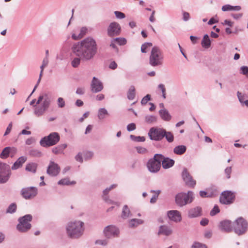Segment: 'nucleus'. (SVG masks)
<instances>
[{"label":"nucleus","instance_id":"obj_33","mask_svg":"<svg viewBox=\"0 0 248 248\" xmlns=\"http://www.w3.org/2000/svg\"><path fill=\"white\" fill-rule=\"evenodd\" d=\"M131 215V212L126 205H125L123 208L122 213V217L124 219L128 218Z\"/></svg>","mask_w":248,"mask_h":248},{"label":"nucleus","instance_id":"obj_32","mask_svg":"<svg viewBox=\"0 0 248 248\" xmlns=\"http://www.w3.org/2000/svg\"><path fill=\"white\" fill-rule=\"evenodd\" d=\"M223 11H238L241 9V7L240 6H232L229 4H226L222 7L221 8Z\"/></svg>","mask_w":248,"mask_h":248},{"label":"nucleus","instance_id":"obj_52","mask_svg":"<svg viewBox=\"0 0 248 248\" xmlns=\"http://www.w3.org/2000/svg\"><path fill=\"white\" fill-rule=\"evenodd\" d=\"M232 167H228L225 169L224 172L226 175V178L227 179H230L231 178V174L232 173Z\"/></svg>","mask_w":248,"mask_h":248},{"label":"nucleus","instance_id":"obj_18","mask_svg":"<svg viewBox=\"0 0 248 248\" xmlns=\"http://www.w3.org/2000/svg\"><path fill=\"white\" fill-rule=\"evenodd\" d=\"M182 177L186 184L193 187L196 185V181L193 179L186 169H184L182 172Z\"/></svg>","mask_w":248,"mask_h":248},{"label":"nucleus","instance_id":"obj_64","mask_svg":"<svg viewBox=\"0 0 248 248\" xmlns=\"http://www.w3.org/2000/svg\"><path fill=\"white\" fill-rule=\"evenodd\" d=\"M117 67V64L114 61L111 62L109 65V68L112 70H114V69H116Z\"/></svg>","mask_w":248,"mask_h":248},{"label":"nucleus","instance_id":"obj_8","mask_svg":"<svg viewBox=\"0 0 248 248\" xmlns=\"http://www.w3.org/2000/svg\"><path fill=\"white\" fill-rule=\"evenodd\" d=\"M32 219V216L30 214L26 215L18 218V224L16 228L20 232H26L31 228V224L30 223Z\"/></svg>","mask_w":248,"mask_h":248},{"label":"nucleus","instance_id":"obj_60","mask_svg":"<svg viewBox=\"0 0 248 248\" xmlns=\"http://www.w3.org/2000/svg\"><path fill=\"white\" fill-rule=\"evenodd\" d=\"M85 93V88L82 87H79L78 88L76 91V93L79 94V95H82Z\"/></svg>","mask_w":248,"mask_h":248},{"label":"nucleus","instance_id":"obj_30","mask_svg":"<svg viewBox=\"0 0 248 248\" xmlns=\"http://www.w3.org/2000/svg\"><path fill=\"white\" fill-rule=\"evenodd\" d=\"M186 150V146L183 145H181L176 146L173 149V152L176 155H181L184 154Z\"/></svg>","mask_w":248,"mask_h":248},{"label":"nucleus","instance_id":"obj_46","mask_svg":"<svg viewBox=\"0 0 248 248\" xmlns=\"http://www.w3.org/2000/svg\"><path fill=\"white\" fill-rule=\"evenodd\" d=\"M153 45L152 43H145L142 44L141 46V51L142 53H146L147 52L146 49L148 47L152 46Z\"/></svg>","mask_w":248,"mask_h":248},{"label":"nucleus","instance_id":"obj_29","mask_svg":"<svg viewBox=\"0 0 248 248\" xmlns=\"http://www.w3.org/2000/svg\"><path fill=\"white\" fill-rule=\"evenodd\" d=\"M143 220L140 219H131L129 221V227L130 228L137 227L139 225L143 224Z\"/></svg>","mask_w":248,"mask_h":248},{"label":"nucleus","instance_id":"obj_1","mask_svg":"<svg viewBox=\"0 0 248 248\" xmlns=\"http://www.w3.org/2000/svg\"><path fill=\"white\" fill-rule=\"evenodd\" d=\"M71 49L73 53L78 57L71 62L72 66L76 68L80 64L81 60L89 61L94 57L97 52V45L93 38L88 37L75 43Z\"/></svg>","mask_w":248,"mask_h":248},{"label":"nucleus","instance_id":"obj_61","mask_svg":"<svg viewBox=\"0 0 248 248\" xmlns=\"http://www.w3.org/2000/svg\"><path fill=\"white\" fill-rule=\"evenodd\" d=\"M12 128V123L11 122L8 125V126L6 128V131L4 134V136H6V135H8V134H9L11 131Z\"/></svg>","mask_w":248,"mask_h":248},{"label":"nucleus","instance_id":"obj_3","mask_svg":"<svg viewBox=\"0 0 248 248\" xmlns=\"http://www.w3.org/2000/svg\"><path fill=\"white\" fill-rule=\"evenodd\" d=\"M66 230L69 238H79L83 234L85 230L84 223L81 221L70 222L68 223Z\"/></svg>","mask_w":248,"mask_h":248},{"label":"nucleus","instance_id":"obj_6","mask_svg":"<svg viewBox=\"0 0 248 248\" xmlns=\"http://www.w3.org/2000/svg\"><path fill=\"white\" fill-rule=\"evenodd\" d=\"M164 156L161 154H156L153 158L149 160L147 166L148 170L152 173L158 172L161 168V159Z\"/></svg>","mask_w":248,"mask_h":248},{"label":"nucleus","instance_id":"obj_56","mask_svg":"<svg viewBox=\"0 0 248 248\" xmlns=\"http://www.w3.org/2000/svg\"><path fill=\"white\" fill-rule=\"evenodd\" d=\"M151 99V95L150 94H147L144 96L141 101L142 105H144L147 104L148 101Z\"/></svg>","mask_w":248,"mask_h":248},{"label":"nucleus","instance_id":"obj_34","mask_svg":"<svg viewBox=\"0 0 248 248\" xmlns=\"http://www.w3.org/2000/svg\"><path fill=\"white\" fill-rule=\"evenodd\" d=\"M135 96V89L134 86H131L127 92V98L129 100H133Z\"/></svg>","mask_w":248,"mask_h":248},{"label":"nucleus","instance_id":"obj_45","mask_svg":"<svg viewBox=\"0 0 248 248\" xmlns=\"http://www.w3.org/2000/svg\"><path fill=\"white\" fill-rule=\"evenodd\" d=\"M16 205L15 203L11 204L8 207L6 212L9 213H13L16 212Z\"/></svg>","mask_w":248,"mask_h":248},{"label":"nucleus","instance_id":"obj_38","mask_svg":"<svg viewBox=\"0 0 248 248\" xmlns=\"http://www.w3.org/2000/svg\"><path fill=\"white\" fill-rule=\"evenodd\" d=\"M164 137L169 142H172L174 140V136L172 133L170 132H167L165 130L164 134Z\"/></svg>","mask_w":248,"mask_h":248},{"label":"nucleus","instance_id":"obj_12","mask_svg":"<svg viewBox=\"0 0 248 248\" xmlns=\"http://www.w3.org/2000/svg\"><path fill=\"white\" fill-rule=\"evenodd\" d=\"M37 193L38 189L34 186L23 188L20 191L22 196L26 200L34 198L37 195Z\"/></svg>","mask_w":248,"mask_h":248},{"label":"nucleus","instance_id":"obj_35","mask_svg":"<svg viewBox=\"0 0 248 248\" xmlns=\"http://www.w3.org/2000/svg\"><path fill=\"white\" fill-rule=\"evenodd\" d=\"M37 164L35 163L28 164L26 166V170L35 173L36 171Z\"/></svg>","mask_w":248,"mask_h":248},{"label":"nucleus","instance_id":"obj_5","mask_svg":"<svg viewBox=\"0 0 248 248\" xmlns=\"http://www.w3.org/2000/svg\"><path fill=\"white\" fill-rule=\"evenodd\" d=\"M194 199V194L191 191L186 193H180L175 196V202L177 205L183 207L187 204L191 203Z\"/></svg>","mask_w":248,"mask_h":248},{"label":"nucleus","instance_id":"obj_42","mask_svg":"<svg viewBox=\"0 0 248 248\" xmlns=\"http://www.w3.org/2000/svg\"><path fill=\"white\" fill-rule=\"evenodd\" d=\"M156 120V117L154 115H147L145 117V122L148 124L155 123Z\"/></svg>","mask_w":248,"mask_h":248},{"label":"nucleus","instance_id":"obj_39","mask_svg":"<svg viewBox=\"0 0 248 248\" xmlns=\"http://www.w3.org/2000/svg\"><path fill=\"white\" fill-rule=\"evenodd\" d=\"M151 192L152 193H155L156 194L152 197V198L150 200V202L151 203H154L156 202V200L158 198V195L160 193V190H151Z\"/></svg>","mask_w":248,"mask_h":248},{"label":"nucleus","instance_id":"obj_24","mask_svg":"<svg viewBox=\"0 0 248 248\" xmlns=\"http://www.w3.org/2000/svg\"><path fill=\"white\" fill-rule=\"evenodd\" d=\"M16 151V149L14 147H5L2 151L0 155L1 158L4 159L8 157L11 153H15Z\"/></svg>","mask_w":248,"mask_h":248},{"label":"nucleus","instance_id":"obj_50","mask_svg":"<svg viewBox=\"0 0 248 248\" xmlns=\"http://www.w3.org/2000/svg\"><path fill=\"white\" fill-rule=\"evenodd\" d=\"M95 244L96 245H99L105 246L108 245V240L107 239L97 240L95 242Z\"/></svg>","mask_w":248,"mask_h":248},{"label":"nucleus","instance_id":"obj_31","mask_svg":"<svg viewBox=\"0 0 248 248\" xmlns=\"http://www.w3.org/2000/svg\"><path fill=\"white\" fill-rule=\"evenodd\" d=\"M202 46L205 48H208L211 46V40L207 34L204 35L201 43Z\"/></svg>","mask_w":248,"mask_h":248},{"label":"nucleus","instance_id":"obj_63","mask_svg":"<svg viewBox=\"0 0 248 248\" xmlns=\"http://www.w3.org/2000/svg\"><path fill=\"white\" fill-rule=\"evenodd\" d=\"M190 17L189 14L186 12H184L183 14V19L184 21H186L189 20Z\"/></svg>","mask_w":248,"mask_h":248},{"label":"nucleus","instance_id":"obj_49","mask_svg":"<svg viewBox=\"0 0 248 248\" xmlns=\"http://www.w3.org/2000/svg\"><path fill=\"white\" fill-rule=\"evenodd\" d=\"M117 186V184L111 185L109 187L106 188L103 190V195H108L109 192L112 189L116 188Z\"/></svg>","mask_w":248,"mask_h":248},{"label":"nucleus","instance_id":"obj_4","mask_svg":"<svg viewBox=\"0 0 248 248\" xmlns=\"http://www.w3.org/2000/svg\"><path fill=\"white\" fill-rule=\"evenodd\" d=\"M164 56L161 50L156 46H154L149 57V64L154 67L161 66L163 63Z\"/></svg>","mask_w":248,"mask_h":248},{"label":"nucleus","instance_id":"obj_7","mask_svg":"<svg viewBox=\"0 0 248 248\" xmlns=\"http://www.w3.org/2000/svg\"><path fill=\"white\" fill-rule=\"evenodd\" d=\"M60 139V136L58 133L52 132L47 136L43 138L40 141V144L44 147H50L56 144Z\"/></svg>","mask_w":248,"mask_h":248},{"label":"nucleus","instance_id":"obj_11","mask_svg":"<svg viewBox=\"0 0 248 248\" xmlns=\"http://www.w3.org/2000/svg\"><path fill=\"white\" fill-rule=\"evenodd\" d=\"M10 170L8 165L0 162V184L5 183L9 179Z\"/></svg>","mask_w":248,"mask_h":248},{"label":"nucleus","instance_id":"obj_15","mask_svg":"<svg viewBox=\"0 0 248 248\" xmlns=\"http://www.w3.org/2000/svg\"><path fill=\"white\" fill-rule=\"evenodd\" d=\"M234 198V194L231 191H224L220 197V202L224 204H230L233 202Z\"/></svg>","mask_w":248,"mask_h":248},{"label":"nucleus","instance_id":"obj_59","mask_svg":"<svg viewBox=\"0 0 248 248\" xmlns=\"http://www.w3.org/2000/svg\"><path fill=\"white\" fill-rule=\"evenodd\" d=\"M136 125L134 123H131L128 124L127 126V130L128 131L134 130L136 129Z\"/></svg>","mask_w":248,"mask_h":248},{"label":"nucleus","instance_id":"obj_37","mask_svg":"<svg viewBox=\"0 0 248 248\" xmlns=\"http://www.w3.org/2000/svg\"><path fill=\"white\" fill-rule=\"evenodd\" d=\"M75 184V181L70 182L68 178L62 179L58 182V184L59 185H70Z\"/></svg>","mask_w":248,"mask_h":248},{"label":"nucleus","instance_id":"obj_19","mask_svg":"<svg viewBox=\"0 0 248 248\" xmlns=\"http://www.w3.org/2000/svg\"><path fill=\"white\" fill-rule=\"evenodd\" d=\"M169 218L175 222H179L182 220L180 212L177 210H170L167 212Z\"/></svg>","mask_w":248,"mask_h":248},{"label":"nucleus","instance_id":"obj_27","mask_svg":"<svg viewBox=\"0 0 248 248\" xmlns=\"http://www.w3.org/2000/svg\"><path fill=\"white\" fill-rule=\"evenodd\" d=\"M88 29L86 27H83L80 29V33L78 35L75 33L72 34V38L74 40H78L82 38L87 32Z\"/></svg>","mask_w":248,"mask_h":248},{"label":"nucleus","instance_id":"obj_51","mask_svg":"<svg viewBox=\"0 0 248 248\" xmlns=\"http://www.w3.org/2000/svg\"><path fill=\"white\" fill-rule=\"evenodd\" d=\"M220 211L217 205H215L212 210L211 211L210 213V215L211 216H214L216 215L217 213H219Z\"/></svg>","mask_w":248,"mask_h":248},{"label":"nucleus","instance_id":"obj_26","mask_svg":"<svg viewBox=\"0 0 248 248\" xmlns=\"http://www.w3.org/2000/svg\"><path fill=\"white\" fill-rule=\"evenodd\" d=\"M109 116V114L105 108H100L98 110L97 117L99 120H103Z\"/></svg>","mask_w":248,"mask_h":248},{"label":"nucleus","instance_id":"obj_25","mask_svg":"<svg viewBox=\"0 0 248 248\" xmlns=\"http://www.w3.org/2000/svg\"><path fill=\"white\" fill-rule=\"evenodd\" d=\"M161 162L162 164V167L164 169H167L172 167L174 164V161L170 159L168 157H165L164 156L163 159H161Z\"/></svg>","mask_w":248,"mask_h":248},{"label":"nucleus","instance_id":"obj_44","mask_svg":"<svg viewBox=\"0 0 248 248\" xmlns=\"http://www.w3.org/2000/svg\"><path fill=\"white\" fill-rule=\"evenodd\" d=\"M58 106L60 108H63L65 106V102L62 97H59L57 100Z\"/></svg>","mask_w":248,"mask_h":248},{"label":"nucleus","instance_id":"obj_41","mask_svg":"<svg viewBox=\"0 0 248 248\" xmlns=\"http://www.w3.org/2000/svg\"><path fill=\"white\" fill-rule=\"evenodd\" d=\"M130 139L136 142H143L145 140L144 137L136 136L135 135H131L130 136Z\"/></svg>","mask_w":248,"mask_h":248},{"label":"nucleus","instance_id":"obj_28","mask_svg":"<svg viewBox=\"0 0 248 248\" xmlns=\"http://www.w3.org/2000/svg\"><path fill=\"white\" fill-rule=\"evenodd\" d=\"M159 114L161 119L164 121H169L171 118L169 111L165 108L160 109L159 111Z\"/></svg>","mask_w":248,"mask_h":248},{"label":"nucleus","instance_id":"obj_22","mask_svg":"<svg viewBox=\"0 0 248 248\" xmlns=\"http://www.w3.org/2000/svg\"><path fill=\"white\" fill-rule=\"evenodd\" d=\"M219 228L226 232H230L232 230V223L228 220L221 221L219 224Z\"/></svg>","mask_w":248,"mask_h":248},{"label":"nucleus","instance_id":"obj_54","mask_svg":"<svg viewBox=\"0 0 248 248\" xmlns=\"http://www.w3.org/2000/svg\"><path fill=\"white\" fill-rule=\"evenodd\" d=\"M241 73L248 77V67L246 66H241L240 68Z\"/></svg>","mask_w":248,"mask_h":248},{"label":"nucleus","instance_id":"obj_10","mask_svg":"<svg viewBox=\"0 0 248 248\" xmlns=\"http://www.w3.org/2000/svg\"><path fill=\"white\" fill-rule=\"evenodd\" d=\"M165 133V130L163 128L152 127L148 134L151 140L160 141L164 138Z\"/></svg>","mask_w":248,"mask_h":248},{"label":"nucleus","instance_id":"obj_62","mask_svg":"<svg viewBox=\"0 0 248 248\" xmlns=\"http://www.w3.org/2000/svg\"><path fill=\"white\" fill-rule=\"evenodd\" d=\"M35 142V140L33 137H31L29 139H28L26 141L25 143L27 145H31L32 143H33Z\"/></svg>","mask_w":248,"mask_h":248},{"label":"nucleus","instance_id":"obj_16","mask_svg":"<svg viewBox=\"0 0 248 248\" xmlns=\"http://www.w3.org/2000/svg\"><path fill=\"white\" fill-rule=\"evenodd\" d=\"M61 170V168L58 164L50 161L46 170V173L50 176L54 177L57 176Z\"/></svg>","mask_w":248,"mask_h":248},{"label":"nucleus","instance_id":"obj_20","mask_svg":"<svg viewBox=\"0 0 248 248\" xmlns=\"http://www.w3.org/2000/svg\"><path fill=\"white\" fill-rule=\"evenodd\" d=\"M202 215V208L200 206H197L189 209L188 211V217L195 218Z\"/></svg>","mask_w":248,"mask_h":248},{"label":"nucleus","instance_id":"obj_48","mask_svg":"<svg viewBox=\"0 0 248 248\" xmlns=\"http://www.w3.org/2000/svg\"><path fill=\"white\" fill-rule=\"evenodd\" d=\"M113 41H116V43L119 45H124L126 43V40L124 38H116L113 39Z\"/></svg>","mask_w":248,"mask_h":248},{"label":"nucleus","instance_id":"obj_9","mask_svg":"<svg viewBox=\"0 0 248 248\" xmlns=\"http://www.w3.org/2000/svg\"><path fill=\"white\" fill-rule=\"evenodd\" d=\"M248 226L247 221L243 217H240L233 223V230L235 233L241 235L247 232Z\"/></svg>","mask_w":248,"mask_h":248},{"label":"nucleus","instance_id":"obj_43","mask_svg":"<svg viewBox=\"0 0 248 248\" xmlns=\"http://www.w3.org/2000/svg\"><path fill=\"white\" fill-rule=\"evenodd\" d=\"M43 71H42V70H41V71H40V74H39V78L37 80V83H36V84L35 85V86H34V89L33 90V91H32L31 93V94L29 95V96L28 97V99H29V98L31 95V94L34 93V92L35 91V90H36V89L37 88L38 85L39 84L40 81H41V78H42V76H43Z\"/></svg>","mask_w":248,"mask_h":248},{"label":"nucleus","instance_id":"obj_17","mask_svg":"<svg viewBox=\"0 0 248 248\" xmlns=\"http://www.w3.org/2000/svg\"><path fill=\"white\" fill-rule=\"evenodd\" d=\"M91 91L93 93H98L103 89L102 83L97 78L94 77L91 84Z\"/></svg>","mask_w":248,"mask_h":248},{"label":"nucleus","instance_id":"obj_47","mask_svg":"<svg viewBox=\"0 0 248 248\" xmlns=\"http://www.w3.org/2000/svg\"><path fill=\"white\" fill-rule=\"evenodd\" d=\"M93 155V153L91 151H87L84 153L83 156L85 160L91 159Z\"/></svg>","mask_w":248,"mask_h":248},{"label":"nucleus","instance_id":"obj_36","mask_svg":"<svg viewBox=\"0 0 248 248\" xmlns=\"http://www.w3.org/2000/svg\"><path fill=\"white\" fill-rule=\"evenodd\" d=\"M67 147L66 144H63L57 146L52 149V152L55 154H60L62 152L63 150Z\"/></svg>","mask_w":248,"mask_h":248},{"label":"nucleus","instance_id":"obj_55","mask_svg":"<svg viewBox=\"0 0 248 248\" xmlns=\"http://www.w3.org/2000/svg\"><path fill=\"white\" fill-rule=\"evenodd\" d=\"M114 14L116 17L119 19H123L125 17L124 14L121 12L115 11Z\"/></svg>","mask_w":248,"mask_h":248},{"label":"nucleus","instance_id":"obj_57","mask_svg":"<svg viewBox=\"0 0 248 248\" xmlns=\"http://www.w3.org/2000/svg\"><path fill=\"white\" fill-rule=\"evenodd\" d=\"M48 63V60L47 58H44L42 62V64L40 66V69L42 71H44V68L47 65Z\"/></svg>","mask_w":248,"mask_h":248},{"label":"nucleus","instance_id":"obj_53","mask_svg":"<svg viewBox=\"0 0 248 248\" xmlns=\"http://www.w3.org/2000/svg\"><path fill=\"white\" fill-rule=\"evenodd\" d=\"M192 248H207L205 245L199 243L195 242L192 246Z\"/></svg>","mask_w":248,"mask_h":248},{"label":"nucleus","instance_id":"obj_23","mask_svg":"<svg viewBox=\"0 0 248 248\" xmlns=\"http://www.w3.org/2000/svg\"><path fill=\"white\" fill-rule=\"evenodd\" d=\"M27 158L26 156H22L18 158V159L14 163L11 169L13 170H16L22 166L23 164L26 162Z\"/></svg>","mask_w":248,"mask_h":248},{"label":"nucleus","instance_id":"obj_58","mask_svg":"<svg viewBox=\"0 0 248 248\" xmlns=\"http://www.w3.org/2000/svg\"><path fill=\"white\" fill-rule=\"evenodd\" d=\"M136 150L138 153L140 154H145L147 153V150L145 148L142 147H137L136 148Z\"/></svg>","mask_w":248,"mask_h":248},{"label":"nucleus","instance_id":"obj_40","mask_svg":"<svg viewBox=\"0 0 248 248\" xmlns=\"http://www.w3.org/2000/svg\"><path fill=\"white\" fill-rule=\"evenodd\" d=\"M29 155L33 157H40L42 153L37 149H31L29 151Z\"/></svg>","mask_w":248,"mask_h":248},{"label":"nucleus","instance_id":"obj_13","mask_svg":"<svg viewBox=\"0 0 248 248\" xmlns=\"http://www.w3.org/2000/svg\"><path fill=\"white\" fill-rule=\"evenodd\" d=\"M105 236L110 239L119 236L120 231L118 228L113 225H109L106 227L103 231Z\"/></svg>","mask_w":248,"mask_h":248},{"label":"nucleus","instance_id":"obj_14","mask_svg":"<svg viewBox=\"0 0 248 248\" xmlns=\"http://www.w3.org/2000/svg\"><path fill=\"white\" fill-rule=\"evenodd\" d=\"M121 28L119 23L113 22L110 23L107 29V33L109 37L119 35L121 33Z\"/></svg>","mask_w":248,"mask_h":248},{"label":"nucleus","instance_id":"obj_21","mask_svg":"<svg viewBox=\"0 0 248 248\" xmlns=\"http://www.w3.org/2000/svg\"><path fill=\"white\" fill-rule=\"evenodd\" d=\"M172 230L167 225H161L159 227L158 235H163L166 236L170 235L172 233Z\"/></svg>","mask_w":248,"mask_h":248},{"label":"nucleus","instance_id":"obj_2","mask_svg":"<svg viewBox=\"0 0 248 248\" xmlns=\"http://www.w3.org/2000/svg\"><path fill=\"white\" fill-rule=\"evenodd\" d=\"M51 102V98L48 94L46 93H43L39 95L37 101L34 99L31 101L30 104L35 107L34 114L37 117H40L47 110Z\"/></svg>","mask_w":248,"mask_h":248}]
</instances>
